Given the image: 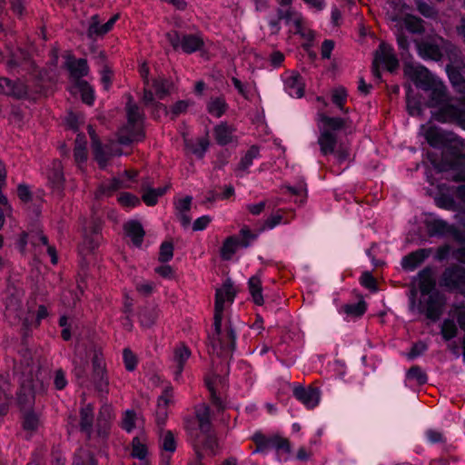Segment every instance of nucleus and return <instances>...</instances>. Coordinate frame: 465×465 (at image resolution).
<instances>
[{
    "instance_id": "nucleus-1",
    "label": "nucleus",
    "mask_w": 465,
    "mask_h": 465,
    "mask_svg": "<svg viewBox=\"0 0 465 465\" xmlns=\"http://www.w3.org/2000/svg\"><path fill=\"white\" fill-rule=\"evenodd\" d=\"M236 292L231 278H226L222 288L217 289L214 299L213 331L208 333L209 353L223 359L232 358L237 348L238 325L232 318L226 319L224 324L223 311L225 302H233Z\"/></svg>"
},
{
    "instance_id": "nucleus-2",
    "label": "nucleus",
    "mask_w": 465,
    "mask_h": 465,
    "mask_svg": "<svg viewBox=\"0 0 465 465\" xmlns=\"http://www.w3.org/2000/svg\"><path fill=\"white\" fill-rule=\"evenodd\" d=\"M427 143L435 149H440L437 153L428 152L427 158L438 173L448 171L457 172L456 181H465V148L463 142L451 138L449 134L439 127H430L425 134Z\"/></svg>"
},
{
    "instance_id": "nucleus-3",
    "label": "nucleus",
    "mask_w": 465,
    "mask_h": 465,
    "mask_svg": "<svg viewBox=\"0 0 465 465\" xmlns=\"http://www.w3.org/2000/svg\"><path fill=\"white\" fill-rule=\"evenodd\" d=\"M186 431L194 454L207 453L213 457L217 454L218 442L213 429L209 431H202L189 423Z\"/></svg>"
},
{
    "instance_id": "nucleus-4",
    "label": "nucleus",
    "mask_w": 465,
    "mask_h": 465,
    "mask_svg": "<svg viewBox=\"0 0 465 465\" xmlns=\"http://www.w3.org/2000/svg\"><path fill=\"white\" fill-rule=\"evenodd\" d=\"M166 39L173 50L181 49L186 54H192L196 52H202L205 43L201 33L182 34L177 30L170 31L166 34Z\"/></svg>"
},
{
    "instance_id": "nucleus-5",
    "label": "nucleus",
    "mask_w": 465,
    "mask_h": 465,
    "mask_svg": "<svg viewBox=\"0 0 465 465\" xmlns=\"http://www.w3.org/2000/svg\"><path fill=\"white\" fill-rule=\"evenodd\" d=\"M87 132L91 140V150L94 160L97 163L101 170H104L109 161L114 156L120 154V153H118L119 149L115 148L111 143H103L93 125L89 124L87 126Z\"/></svg>"
},
{
    "instance_id": "nucleus-6",
    "label": "nucleus",
    "mask_w": 465,
    "mask_h": 465,
    "mask_svg": "<svg viewBox=\"0 0 465 465\" xmlns=\"http://www.w3.org/2000/svg\"><path fill=\"white\" fill-rule=\"evenodd\" d=\"M445 302L446 299L440 292H434L431 295L420 297L416 310L420 314L435 322L443 313Z\"/></svg>"
},
{
    "instance_id": "nucleus-7",
    "label": "nucleus",
    "mask_w": 465,
    "mask_h": 465,
    "mask_svg": "<svg viewBox=\"0 0 465 465\" xmlns=\"http://www.w3.org/2000/svg\"><path fill=\"white\" fill-rule=\"evenodd\" d=\"M439 284L450 292H464L465 268L460 264L446 267L440 277Z\"/></svg>"
},
{
    "instance_id": "nucleus-8",
    "label": "nucleus",
    "mask_w": 465,
    "mask_h": 465,
    "mask_svg": "<svg viewBox=\"0 0 465 465\" xmlns=\"http://www.w3.org/2000/svg\"><path fill=\"white\" fill-rule=\"evenodd\" d=\"M425 225L428 234L430 237L442 238L451 236L458 242H465L464 232L455 224L449 223L443 219L437 218L428 220L426 221Z\"/></svg>"
},
{
    "instance_id": "nucleus-9",
    "label": "nucleus",
    "mask_w": 465,
    "mask_h": 465,
    "mask_svg": "<svg viewBox=\"0 0 465 465\" xmlns=\"http://www.w3.org/2000/svg\"><path fill=\"white\" fill-rule=\"evenodd\" d=\"M404 74L413 82L418 89L428 92L432 85L440 80L426 66L422 64L413 65L406 64L404 65Z\"/></svg>"
},
{
    "instance_id": "nucleus-10",
    "label": "nucleus",
    "mask_w": 465,
    "mask_h": 465,
    "mask_svg": "<svg viewBox=\"0 0 465 465\" xmlns=\"http://www.w3.org/2000/svg\"><path fill=\"white\" fill-rule=\"evenodd\" d=\"M0 94L15 100H25L29 96L27 85L20 79L0 76Z\"/></svg>"
},
{
    "instance_id": "nucleus-11",
    "label": "nucleus",
    "mask_w": 465,
    "mask_h": 465,
    "mask_svg": "<svg viewBox=\"0 0 465 465\" xmlns=\"http://www.w3.org/2000/svg\"><path fill=\"white\" fill-rule=\"evenodd\" d=\"M292 395L308 410L314 409L318 406L321 400V391L319 388L313 386L304 387L297 383H294Z\"/></svg>"
},
{
    "instance_id": "nucleus-12",
    "label": "nucleus",
    "mask_w": 465,
    "mask_h": 465,
    "mask_svg": "<svg viewBox=\"0 0 465 465\" xmlns=\"http://www.w3.org/2000/svg\"><path fill=\"white\" fill-rule=\"evenodd\" d=\"M438 111L435 117L439 122L447 123L457 121L461 123L465 127V108H461L456 104H450V99L444 104L437 107Z\"/></svg>"
},
{
    "instance_id": "nucleus-13",
    "label": "nucleus",
    "mask_w": 465,
    "mask_h": 465,
    "mask_svg": "<svg viewBox=\"0 0 465 465\" xmlns=\"http://www.w3.org/2000/svg\"><path fill=\"white\" fill-rule=\"evenodd\" d=\"M194 414V417H188L184 420V428L186 430L189 423L192 427H196L202 431H209L213 429L211 410L209 406L205 404L197 406L195 408Z\"/></svg>"
},
{
    "instance_id": "nucleus-14",
    "label": "nucleus",
    "mask_w": 465,
    "mask_h": 465,
    "mask_svg": "<svg viewBox=\"0 0 465 465\" xmlns=\"http://www.w3.org/2000/svg\"><path fill=\"white\" fill-rule=\"evenodd\" d=\"M64 68L68 71L73 82L84 81L83 78L90 73V67L85 58H75L69 54L64 62Z\"/></svg>"
},
{
    "instance_id": "nucleus-15",
    "label": "nucleus",
    "mask_w": 465,
    "mask_h": 465,
    "mask_svg": "<svg viewBox=\"0 0 465 465\" xmlns=\"http://www.w3.org/2000/svg\"><path fill=\"white\" fill-rule=\"evenodd\" d=\"M431 253V248H420L403 256L401 262L402 269L413 272L420 266Z\"/></svg>"
},
{
    "instance_id": "nucleus-16",
    "label": "nucleus",
    "mask_w": 465,
    "mask_h": 465,
    "mask_svg": "<svg viewBox=\"0 0 465 465\" xmlns=\"http://www.w3.org/2000/svg\"><path fill=\"white\" fill-rule=\"evenodd\" d=\"M418 54L423 60H432L439 62L443 57L440 46L431 40H422L416 43Z\"/></svg>"
},
{
    "instance_id": "nucleus-17",
    "label": "nucleus",
    "mask_w": 465,
    "mask_h": 465,
    "mask_svg": "<svg viewBox=\"0 0 465 465\" xmlns=\"http://www.w3.org/2000/svg\"><path fill=\"white\" fill-rule=\"evenodd\" d=\"M94 405L88 403L82 407L79 411V430L85 435L86 440H91L94 433Z\"/></svg>"
},
{
    "instance_id": "nucleus-18",
    "label": "nucleus",
    "mask_w": 465,
    "mask_h": 465,
    "mask_svg": "<svg viewBox=\"0 0 465 465\" xmlns=\"http://www.w3.org/2000/svg\"><path fill=\"white\" fill-rule=\"evenodd\" d=\"M419 291L421 297L431 295L434 292H440L436 288V281L433 277V270L426 266L418 272Z\"/></svg>"
},
{
    "instance_id": "nucleus-19",
    "label": "nucleus",
    "mask_w": 465,
    "mask_h": 465,
    "mask_svg": "<svg viewBox=\"0 0 465 465\" xmlns=\"http://www.w3.org/2000/svg\"><path fill=\"white\" fill-rule=\"evenodd\" d=\"M48 184L54 193L63 195L64 190L65 178L63 166L60 162L56 161L53 163V167L48 172Z\"/></svg>"
},
{
    "instance_id": "nucleus-20",
    "label": "nucleus",
    "mask_w": 465,
    "mask_h": 465,
    "mask_svg": "<svg viewBox=\"0 0 465 465\" xmlns=\"http://www.w3.org/2000/svg\"><path fill=\"white\" fill-rule=\"evenodd\" d=\"M374 58L379 64L384 65L390 73H394L399 68L398 58L391 50L386 48L384 43L379 45V50L375 53Z\"/></svg>"
},
{
    "instance_id": "nucleus-21",
    "label": "nucleus",
    "mask_w": 465,
    "mask_h": 465,
    "mask_svg": "<svg viewBox=\"0 0 465 465\" xmlns=\"http://www.w3.org/2000/svg\"><path fill=\"white\" fill-rule=\"evenodd\" d=\"M284 90L291 97H302L305 90L302 76L298 72H292V74L284 80Z\"/></svg>"
},
{
    "instance_id": "nucleus-22",
    "label": "nucleus",
    "mask_w": 465,
    "mask_h": 465,
    "mask_svg": "<svg viewBox=\"0 0 465 465\" xmlns=\"http://www.w3.org/2000/svg\"><path fill=\"white\" fill-rule=\"evenodd\" d=\"M235 129L229 125L227 122H221L216 124L213 128V136L215 142L220 146H226L234 141H236V137L234 136Z\"/></svg>"
},
{
    "instance_id": "nucleus-23",
    "label": "nucleus",
    "mask_w": 465,
    "mask_h": 465,
    "mask_svg": "<svg viewBox=\"0 0 465 465\" xmlns=\"http://www.w3.org/2000/svg\"><path fill=\"white\" fill-rule=\"evenodd\" d=\"M427 93H429L428 106L430 108L440 106V104H444V102H447L450 98L447 87L440 79L436 82Z\"/></svg>"
},
{
    "instance_id": "nucleus-24",
    "label": "nucleus",
    "mask_w": 465,
    "mask_h": 465,
    "mask_svg": "<svg viewBox=\"0 0 465 465\" xmlns=\"http://www.w3.org/2000/svg\"><path fill=\"white\" fill-rule=\"evenodd\" d=\"M124 232L135 247H141L145 235V231L139 221L131 220L124 225Z\"/></svg>"
},
{
    "instance_id": "nucleus-25",
    "label": "nucleus",
    "mask_w": 465,
    "mask_h": 465,
    "mask_svg": "<svg viewBox=\"0 0 465 465\" xmlns=\"http://www.w3.org/2000/svg\"><path fill=\"white\" fill-rule=\"evenodd\" d=\"M337 135L330 130H322L318 137V144L322 155L334 153L337 145Z\"/></svg>"
},
{
    "instance_id": "nucleus-26",
    "label": "nucleus",
    "mask_w": 465,
    "mask_h": 465,
    "mask_svg": "<svg viewBox=\"0 0 465 465\" xmlns=\"http://www.w3.org/2000/svg\"><path fill=\"white\" fill-rule=\"evenodd\" d=\"M229 109V104L223 95L211 96L206 103V111L215 118H221Z\"/></svg>"
},
{
    "instance_id": "nucleus-27",
    "label": "nucleus",
    "mask_w": 465,
    "mask_h": 465,
    "mask_svg": "<svg viewBox=\"0 0 465 465\" xmlns=\"http://www.w3.org/2000/svg\"><path fill=\"white\" fill-rule=\"evenodd\" d=\"M172 391L165 389L158 398L157 410L155 412V421L159 427H163L167 420V406L171 401Z\"/></svg>"
},
{
    "instance_id": "nucleus-28",
    "label": "nucleus",
    "mask_w": 465,
    "mask_h": 465,
    "mask_svg": "<svg viewBox=\"0 0 465 465\" xmlns=\"http://www.w3.org/2000/svg\"><path fill=\"white\" fill-rule=\"evenodd\" d=\"M153 87L155 91L156 96L160 100L165 99L175 89L173 81L171 78L159 76L153 80Z\"/></svg>"
},
{
    "instance_id": "nucleus-29",
    "label": "nucleus",
    "mask_w": 465,
    "mask_h": 465,
    "mask_svg": "<svg viewBox=\"0 0 465 465\" xmlns=\"http://www.w3.org/2000/svg\"><path fill=\"white\" fill-rule=\"evenodd\" d=\"M128 125L135 128L139 122H143L145 118L144 114L140 111L138 104L134 103L133 97L129 96L125 105Z\"/></svg>"
},
{
    "instance_id": "nucleus-30",
    "label": "nucleus",
    "mask_w": 465,
    "mask_h": 465,
    "mask_svg": "<svg viewBox=\"0 0 465 465\" xmlns=\"http://www.w3.org/2000/svg\"><path fill=\"white\" fill-rule=\"evenodd\" d=\"M73 87L78 90L84 104L89 106L94 104L95 100L94 89L86 80L73 83Z\"/></svg>"
},
{
    "instance_id": "nucleus-31",
    "label": "nucleus",
    "mask_w": 465,
    "mask_h": 465,
    "mask_svg": "<svg viewBox=\"0 0 465 465\" xmlns=\"http://www.w3.org/2000/svg\"><path fill=\"white\" fill-rule=\"evenodd\" d=\"M248 289L256 305H262L264 302L261 276L257 273L248 281Z\"/></svg>"
},
{
    "instance_id": "nucleus-32",
    "label": "nucleus",
    "mask_w": 465,
    "mask_h": 465,
    "mask_svg": "<svg viewBox=\"0 0 465 465\" xmlns=\"http://www.w3.org/2000/svg\"><path fill=\"white\" fill-rule=\"evenodd\" d=\"M446 72L453 89L457 93L465 94V77L460 71L456 67L447 65Z\"/></svg>"
},
{
    "instance_id": "nucleus-33",
    "label": "nucleus",
    "mask_w": 465,
    "mask_h": 465,
    "mask_svg": "<svg viewBox=\"0 0 465 465\" xmlns=\"http://www.w3.org/2000/svg\"><path fill=\"white\" fill-rule=\"evenodd\" d=\"M319 120L323 124V130H330L331 133L341 131L346 126L344 118L328 116L324 113L319 114Z\"/></svg>"
},
{
    "instance_id": "nucleus-34",
    "label": "nucleus",
    "mask_w": 465,
    "mask_h": 465,
    "mask_svg": "<svg viewBox=\"0 0 465 465\" xmlns=\"http://www.w3.org/2000/svg\"><path fill=\"white\" fill-rule=\"evenodd\" d=\"M191 350L185 344H182L174 350V361L176 362L175 376L182 374L188 359L191 357Z\"/></svg>"
},
{
    "instance_id": "nucleus-35",
    "label": "nucleus",
    "mask_w": 465,
    "mask_h": 465,
    "mask_svg": "<svg viewBox=\"0 0 465 465\" xmlns=\"http://www.w3.org/2000/svg\"><path fill=\"white\" fill-rule=\"evenodd\" d=\"M73 465H98V460L93 451L81 447L74 454Z\"/></svg>"
},
{
    "instance_id": "nucleus-36",
    "label": "nucleus",
    "mask_w": 465,
    "mask_h": 465,
    "mask_svg": "<svg viewBox=\"0 0 465 465\" xmlns=\"http://www.w3.org/2000/svg\"><path fill=\"white\" fill-rule=\"evenodd\" d=\"M403 25L411 34L422 35L425 32L424 21L417 15L407 14L403 18Z\"/></svg>"
},
{
    "instance_id": "nucleus-37",
    "label": "nucleus",
    "mask_w": 465,
    "mask_h": 465,
    "mask_svg": "<svg viewBox=\"0 0 465 465\" xmlns=\"http://www.w3.org/2000/svg\"><path fill=\"white\" fill-rule=\"evenodd\" d=\"M158 319L156 308L143 307L139 312V322L143 328L153 327Z\"/></svg>"
},
{
    "instance_id": "nucleus-38",
    "label": "nucleus",
    "mask_w": 465,
    "mask_h": 465,
    "mask_svg": "<svg viewBox=\"0 0 465 465\" xmlns=\"http://www.w3.org/2000/svg\"><path fill=\"white\" fill-rule=\"evenodd\" d=\"M240 247L236 236L227 237L220 249V254L223 260L229 261L236 252L237 248Z\"/></svg>"
},
{
    "instance_id": "nucleus-39",
    "label": "nucleus",
    "mask_w": 465,
    "mask_h": 465,
    "mask_svg": "<svg viewBox=\"0 0 465 465\" xmlns=\"http://www.w3.org/2000/svg\"><path fill=\"white\" fill-rule=\"evenodd\" d=\"M251 439L256 446L253 453H264L271 449L272 436L268 437L261 431H256Z\"/></svg>"
},
{
    "instance_id": "nucleus-40",
    "label": "nucleus",
    "mask_w": 465,
    "mask_h": 465,
    "mask_svg": "<svg viewBox=\"0 0 465 465\" xmlns=\"http://www.w3.org/2000/svg\"><path fill=\"white\" fill-rule=\"evenodd\" d=\"M260 156V147L258 145H252L247 150L245 154L241 158L238 169L242 171L249 169L252 165L253 160L259 158Z\"/></svg>"
},
{
    "instance_id": "nucleus-41",
    "label": "nucleus",
    "mask_w": 465,
    "mask_h": 465,
    "mask_svg": "<svg viewBox=\"0 0 465 465\" xmlns=\"http://www.w3.org/2000/svg\"><path fill=\"white\" fill-rule=\"evenodd\" d=\"M436 206L440 209L452 211L456 207V203L453 196L446 192H442L440 189L437 195L434 197Z\"/></svg>"
},
{
    "instance_id": "nucleus-42",
    "label": "nucleus",
    "mask_w": 465,
    "mask_h": 465,
    "mask_svg": "<svg viewBox=\"0 0 465 465\" xmlns=\"http://www.w3.org/2000/svg\"><path fill=\"white\" fill-rule=\"evenodd\" d=\"M205 385L210 393V401L212 404L217 409L218 411H223L226 409V404L218 394L213 382L211 380L205 381Z\"/></svg>"
},
{
    "instance_id": "nucleus-43",
    "label": "nucleus",
    "mask_w": 465,
    "mask_h": 465,
    "mask_svg": "<svg viewBox=\"0 0 465 465\" xmlns=\"http://www.w3.org/2000/svg\"><path fill=\"white\" fill-rule=\"evenodd\" d=\"M408 380L415 381L418 385H424L428 382V375L419 365L411 366L407 373Z\"/></svg>"
},
{
    "instance_id": "nucleus-44",
    "label": "nucleus",
    "mask_w": 465,
    "mask_h": 465,
    "mask_svg": "<svg viewBox=\"0 0 465 465\" xmlns=\"http://www.w3.org/2000/svg\"><path fill=\"white\" fill-rule=\"evenodd\" d=\"M132 452L131 455L134 459H138L140 460H146V457L148 454V448L146 444L143 443L139 437H134L132 440Z\"/></svg>"
},
{
    "instance_id": "nucleus-45",
    "label": "nucleus",
    "mask_w": 465,
    "mask_h": 465,
    "mask_svg": "<svg viewBox=\"0 0 465 465\" xmlns=\"http://www.w3.org/2000/svg\"><path fill=\"white\" fill-rule=\"evenodd\" d=\"M347 96V91L343 87L334 89L331 94L332 103L344 114H348L349 112L348 108H345L344 106Z\"/></svg>"
},
{
    "instance_id": "nucleus-46",
    "label": "nucleus",
    "mask_w": 465,
    "mask_h": 465,
    "mask_svg": "<svg viewBox=\"0 0 465 465\" xmlns=\"http://www.w3.org/2000/svg\"><path fill=\"white\" fill-rule=\"evenodd\" d=\"M193 104L190 100H178L169 108L171 120L174 121L179 115L185 114L188 108Z\"/></svg>"
},
{
    "instance_id": "nucleus-47",
    "label": "nucleus",
    "mask_w": 465,
    "mask_h": 465,
    "mask_svg": "<svg viewBox=\"0 0 465 465\" xmlns=\"http://www.w3.org/2000/svg\"><path fill=\"white\" fill-rule=\"evenodd\" d=\"M257 237L258 234L254 233L248 226H243L239 232L237 242L240 247L247 248L257 239Z\"/></svg>"
},
{
    "instance_id": "nucleus-48",
    "label": "nucleus",
    "mask_w": 465,
    "mask_h": 465,
    "mask_svg": "<svg viewBox=\"0 0 465 465\" xmlns=\"http://www.w3.org/2000/svg\"><path fill=\"white\" fill-rule=\"evenodd\" d=\"M101 27L102 25L100 23L99 15L96 14L92 15L86 32L87 37L92 40H94L97 37H103L104 35H102Z\"/></svg>"
},
{
    "instance_id": "nucleus-49",
    "label": "nucleus",
    "mask_w": 465,
    "mask_h": 465,
    "mask_svg": "<svg viewBox=\"0 0 465 465\" xmlns=\"http://www.w3.org/2000/svg\"><path fill=\"white\" fill-rule=\"evenodd\" d=\"M440 334L444 341H449L458 334V328L450 319H446L441 324Z\"/></svg>"
},
{
    "instance_id": "nucleus-50",
    "label": "nucleus",
    "mask_w": 465,
    "mask_h": 465,
    "mask_svg": "<svg viewBox=\"0 0 465 465\" xmlns=\"http://www.w3.org/2000/svg\"><path fill=\"white\" fill-rule=\"evenodd\" d=\"M161 449L171 454L174 453L177 449V440L172 430H166L162 438Z\"/></svg>"
},
{
    "instance_id": "nucleus-51",
    "label": "nucleus",
    "mask_w": 465,
    "mask_h": 465,
    "mask_svg": "<svg viewBox=\"0 0 465 465\" xmlns=\"http://www.w3.org/2000/svg\"><path fill=\"white\" fill-rule=\"evenodd\" d=\"M93 380L95 390L99 393L102 395L108 393L109 380L106 371H101L98 375H96V372L93 373Z\"/></svg>"
},
{
    "instance_id": "nucleus-52",
    "label": "nucleus",
    "mask_w": 465,
    "mask_h": 465,
    "mask_svg": "<svg viewBox=\"0 0 465 465\" xmlns=\"http://www.w3.org/2000/svg\"><path fill=\"white\" fill-rule=\"evenodd\" d=\"M118 203L128 210L133 209L141 204V200L134 193L124 192L118 196Z\"/></svg>"
},
{
    "instance_id": "nucleus-53",
    "label": "nucleus",
    "mask_w": 465,
    "mask_h": 465,
    "mask_svg": "<svg viewBox=\"0 0 465 465\" xmlns=\"http://www.w3.org/2000/svg\"><path fill=\"white\" fill-rule=\"evenodd\" d=\"M35 328V322L29 317H25L21 321L20 335L22 344H26L27 341L33 335V329Z\"/></svg>"
},
{
    "instance_id": "nucleus-54",
    "label": "nucleus",
    "mask_w": 465,
    "mask_h": 465,
    "mask_svg": "<svg viewBox=\"0 0 465 465\" xmlns=\"http://www.w3.org/2000/svg\"><path fill=\"white\" fill-rule=\"evenodd\" d=\"M136 413L134 410L125 411L123 414L121 428L127 433H131L136 426Z\"/></svg>"
},
{
    "instance_id": "nucleus-55",
    "label": "nucleus",
    "mask_w": 465,
    "mask_h": 465,
    "mask_svg": "<svg viewBox=\"0 0 465 465\" xmlns=\"http://www.w3.org/2000/svg\"><path fill=\"white\" fill-rule=\"evenodd\" d=\"M22 424L25 430L35 431L39 426L38 415L34 411L25 412Z\"/></svg>"
},
{
    "instance_id": "nucleus-56",
    "label": "nucleus",
    "mask_w": 465,
    "mask_h": 465,
    "mask_svg": "<svg viewBox=\"0 0 465 465\" xmlns=\"http://www.w3.org/2000/svg\"><path fill=\"white\" fill-rule=\"evenodd\" d=\"M271 448H273L276 450L277 453L280 452L290 454L291 453V443L289 440L285 438H282L278 435L272 436V444Z\"/></svg>"
},
{
    "instance_id": "nucleus-57",
    "label": "nucleus",
    "mask_w": 465,
    "mask_h": 465,
    "mask_svg": "<svg viewBox=\"0 0 465 465\" xmlns=\"http://www.w3.org/2000/svg\"><path fill=\"white\" fill-rule=\"evenodd\" d=\"M110 430L111 425L108 420H98L96 424V435L97 438L99 439L100 445H104L106 443L108 437L110 435Z\"/></svg>"
},
{
    "instance_id": "nucleus-58",
    "label": "nucleus",
    "mask_w": 465,
    "mask_h": 465,
    "mask_svg": "<svg viewBox=\"0 0 465 465\" xmlns=\"http://www.w3.org/2000/svg\"><path fill=\"white\" fill-rule=\"evenodd\" d=\"M123 361L124 368L128 371H134L138 364V359L130 348H124L123 350Z\"/></svg>"
},
{
    "instance_id": "nucleus-59",
    "label": "nucleus",
    "mask_w": 465,
    "mask_h": 465,
    "mask_svg": "<svg viewBox=\"0 0 465 465\" xmlns=\"http://www.w3.org/2000/svg\"><path fill=\"white\" fill-rule=\"evenodd\" d=\"M367 310L366 302L364 301H360L355 303L346 304L344 306V312L348 315L361 317L362 316Z\"/></svg>"
},
{
    "instance_id": "nucleus-60",
    "label": "nucleus",
    "mask_w": 465,
    "mask_h": 465,
    "mask_svg": "<svg viewBox=\"0 0 465 465\" xmlns=\"http://www.w3.org/2000/svg\"><path fill=\"white\" fill-rule=\"evenodd\" d=\"M173 257V244L171 242H163L160 245L158 260L162 263L170 262Z\"/></svg>"
},
{
    "instance_id": "nucleus-61",
    "label": "nucleus",
    "mask_w": 465,
    "mask_h": 465,
    "mask_svg": "<svg viewBox=\"0 0 465 465\" xmlns=\"http://www.w3.org/2000/svg\"><path fill=\"white\" fill-rule=\"evenodd\" d=\"M360 283L361 286L366 288L371 292L378 291V283L375 277L371 274V272H363L360 277Z\"/></svg>"
},
{
    "instance_id": "nucleus-62",
    "label": "nucleus",
    "mask_w": 465,
    "mask_h": 465,
    "mask_svg": "<svg viewBox=\"0 0 465 465\" xmlns=\"http://www.w3.org/2000/svg\"><path fill=\"white\" fill-rule=\"evenodd\" d=\"M416 8L418 12L426 18H435L438 15L436 9L423 0L416 1Z\"/></svg>"
},
{
    "instance_id": "nucleus-63",
    "label": "nucleus",
    "mask_w": 465,
    "mask_h": 465,
    "mask_svg": "<svg viewBox=\"0 0 465 465\" xmlns=\"http://www.w3.org/2000/svg\"><path fill=\"white\" fill-rule=\"evenodd\" d=\"M293 0H278V4L282 7H286V11H284V17L282 21H284L285 25H290L294 18V15L296 14L295 10L292 8Z\"/></svg>"
},
{
    "instance_id": "nucleus-64",
    "label": "nucleus",
    "mask_w": 465,
    "mask_h": 465,
    "mask_svg": "<svg viewBox=\"0 0 465 465\" xmlns=\"http://www.w3.org/2000/svg\"><path fill=\"white\" fill-rule=\"evenodd\" d=\"M16 193L19 200L24 203H28L33 200V193L25 183H19L17 185Z\"/></svg>"
}]
</instances>
